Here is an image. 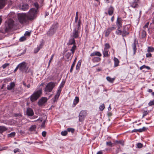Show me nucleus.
<instances>
[{"instance_id":"58","label":"nucleus","mask_w":154,"mask_h":154,"mask_svg":"<svg viewBox=\"0 0 154 154\" xmlns=\"http://www.w3.org/2000/svg\"><path fill=\"white\" fill-rule=\"evenodd\" d=\"M19 149H16L14 150V152L16 153L18 151Z\"/></svg>"},{"instance_id":"26","label":"nucleus","mask_w":154,"mask_h":154,"mask_svg":"<svg viewBox=\"0 0 154 154\" xmlns=\"http://www.w3.org/2000/svg\"><path fill=\"white\" fill-rule=\"evenodd\" d=\"M76 59H77V58H75V60H74V61L73 62L72 64V65L71 66V68H70V72H72L73 71V68L74 67V66H75V63Z\"/></svg>"},{"instance_id":"46","label":"nucleus","mask_w":154,"mask_h":154,"mask_svg":"<svg viewBox=\"0 0 154 154\" xmlns=\"http://www.w3.org/2000/svg\"><path fill=\"white\" fill-rule=\"evenodd\" d=\"M9 63H5L2 66V67L3 69H4L5 68L9 66Z\"/></svg>"},{"instance_id":"24","label":"nucleus","mask_w":154,"mask_h":154,"mask_svg":"<svg viewBox=\"0 0 154 154\" xmlns=\"http://www.w3.org/2000/svg\"><path fill=\"white\" fill-rule=\"evenodd\" d=\"M114 67H117L119 65V61L118 59L116 57H114Z\"/></svg>"},{"instance_id":"61","label":"nucleus","mask_w":154,"mask_h":154,"mask_svg":"<svg viewBox=\"0 0 154 154\" xmlns=\"http://www.w3.org/2000/svg\"><path fill=\"white\" fill-rule=\"evenodd\" d=\"M78 17H75V23H77V20H78Z\"/></svg>"},{"instance_id":"63","label":"nucleus","mask_w":154,"mask_h":154,"mask_svg":"<svg viewBox=\"0 0 154 154\" xmlns=\"http://www.w3.org/2000/svg\"><path fill=\"white\" fill-rule=\"evenodd\" d=\"M102 154V152L100 151H99L98 152L97 154Z\"/></svg>"},{"instance_id":"53","label":"nucleus","mask_w":154,"mask_h":154,"mask_svg":"<svg viewBox=\"0 0 154 154\" xmlns=\"http://www.w3.org/2000/svg\"><path fill=\"white\" fill-rule=\"evenodd\" d=\"M30 33H31L30 32H28V31H26V32L24 34V35L25 36H29L30 35Z\"/></svg>"},{"instance_id":"32","label":"nucleus","mask_w":154,"mask_h":154,"mask_svg":"<svg viewBox=\"0 0 154 154\" xmlns=\"http://www.w3.org/2000/svg\"><path fill=\"white\" fill-rule=\"evenodd\" d=\"M144 68L147 69H148V70L150 69V67H149L148 66H146L145 65H143L142 66H141L140 67V70H142V69H144Z\"/></svg>"},{"instance_id":"38","label":"nucleus","mask_w":154,"mask_h":154,"mask_svg":"<svg viewBox=\"0 0 154 154\" xmlns=\"http://www.w3.org/2000/svg\"><path fill=\"white\" fill-rule=\"evenodd\" d=\"M154 51V48L152 47H149L148 48V51L149 52H152Z\"/></svg>"},{"instance_id":"3","label":"nucleus","mask_w":154,"mask_h":154,"mask_svg":"<svg viewBox=\"0 0 154 154\" xmlns=\"http://www.w3.org/2000/svg\"><path fill=\"white\" fill-rule=\"evenodd\" d=\"M18 20L21 24H25L28 23L29 21L26 14H18Z\"/></svg>"},{"instance_id":"48","label":"nucleus","mask_w":154,"mask_h":154,"mask_svg":"<svg viewBox=\"0 0 154 154\" xmlns=\"http://www.w3.org/2000/svg\"><path fill=\"white\" fill-rule=\"evenodd\" d=\"M34 6L36 7V9H35L37 10V11L39 7V5L38 4L37 2H35L34 4Z\"/></svg>"},{"instance_id":"59","label":"nucleus","mask_w":154,"mask_h":154,"mask_svg":"<svg viewBox=\"0 0 154 154\" xmlns=\"http://www.w3.org/2000/svg\"><path fill=\"white\" fill-rule=\"evenodd\" d=\"M45 121H44L42 124V127H44L45 124Z\"/></svg>"},{"instance_id":"6","label":"nucleus","mask_w":154,"mask_h":154,"mask_svg":"<svg viewBox=\"0 0 154 154\" xmlns=\"http://www.w3.org/2000/svg\"><path fill=\"white\" fill-rule=\"evenodd\" d=\"M58 27V25L56 23L53 24L49 30L47 32L48 34L50 35H53L56 32Z\"/></svg>"},{"instance_id":"8","label":"nucleus","mask_w":154,"mask_h":154,"mask_svg":"<svg viewBox=\"0 0 154 154\" xmlns=\"http://www.w3.org/2000/svg\"><path fill=\"white\" fill-rule=\"evenodd\" d=\"M87 115V111L86 110L81 111L79 115V120L80 122L82 121Z\"/></svg>"},{"instance_id":"47","label":"nucleus","mask_w":154,"mask_h":154,"mask_svg":"<svg viewBox=\"0 0 154 154\" xmlns=\"http://www.w3.org/2000/svg\"><path fill=\"white\" fill-rule=\"evenodd\" d=\"M115 143H119V144H121L122 146H123L124 144V142H123L122 141H117V140H116V141H115Z\"/></svg>"},{"instance_id":"11","label":"nucleus","mask_w":154,"mask_h":154,"mask_svg":"<svg viewBox=\"0 0 154 154\" xmlns=\"http://www.w3.org/2000/svg\"><path fill=\"white\" fill-rule=\"evenodd\" d=\"M79 29L77 28H75L73 30L71 36L75 39L78 38L79 37Z\"/></svg>"},{"instance_id":"51","label":"nucleus","mask_w":154,"mask_h":154,"mask_svg":"<svg viewBox=\"0 0 154 154\" xmlns=\"http://www.w3.org/2000/svg\"><path fill=\"white\" fill-rule=\"evenodd\" d=\"M149 25V22H147L143 26V29L144 30H145V29L148 27V25Z\"/></svg>"},{"instance_id":"2","label":"nucleus","mask_w":154,"mask_h":154,"mask_svg":"<svg viewBox=\"0 0 154 154\" xmlns=\"http://www.w3.org/2000/svg\"><path fill=\"white\" fill-rule=\"evenodd\" d=\"M42 94V89H39L35 91L30 97V101L32 102L36 101Z\"/></svg>"},{"instance_id":"19","label":"nucleus","mask_w":154,"mask_h":154,"mask_svg":"<svg viewBox=\"0 0 154 154\" xmlns=\"http://www.w3.org/2000/svg\"><path fill=\"white\" fill-rule=\"evenodd\" d=\"M114 8L112 6H110L108 10V13L109 15H112L114 11Z\"/></svg>"},{"instance_id":"27","label":"nucleus","mask_w":154,"mask_h":154,"mask_svg":"<svg viewBox=\"0 0 154 154\" xmlns=\"http://www.w3.org/2000/svg\"><path fill=\"white\" fill-rule=\"evenodd\" d=\"M82 61L81 60H80L78 62L76 66V70L79 71L80 67Z\"/></svg>"},{"instance_id":"35","label":"nucleus","mask_w":154,"mask_h":154,"mask_svg":"<svg viewBox=\"0 0 154 154\" xmlns=\"http://www.w3.org/2000/svg\"><path fill=\"white\" fill-rule=\"evenodd\" d=\"M128 34V32L125 30L122 31V35L123 36H125Z\"/></svg>"},{"instance_id":"50","label":"nucleus","mask_w":154,"mask_h":154,"mask_svg":"<svg viewBox=\"0 0 154 154\" xmlns=\"http://www.w3.org/2000/svg\"><path fill=\"white\" fill-rule=\"evenodd\" d=\"M26 39V38L24 36L21 37L20 39V42H22L25 41Z\"/></svg>"},{"instance_id":"49","label":"nucleus","mask_w":154,"mask_h":154,"mask_svg":"<svg viewBox=\"0 0 154 154\" xmlns=\"http://www.w3.org/2000/svg\"><path fill=\"white\" fill-rule=\"evenodd\" d=\"M67 131L69 132H71L72 133H73L74 132V130L72 128H69L67 129Z\"/></svg>"},{"instance_id":"30","label":"nucleus","mask_w":154,"mask_h":154,"mask_svg":"<svg viewBox=\"0 0 154 154\" xmlns=\"http://www.w3.org/2000/svg\"><path fill=\"white\" fill-rule=\"evenodd\" d=\"M36 127L35 125H32L31 126L29 129V130L31 131H34L36 129Z\"/></svg>"},{"instance_id":"15","label":"nucleus","mask_w":154,"mask_h":154,"mask_svg":"<svg viewBox=\"0 0 154 154\" xmlns=\"http://www.w3.org/2000/svg\"><path fill=\"white\" fill-rule=\"evenodd\" d=\"M116 25L119 29L122 26V19L121 18L118 17L116 21Z\"/></svg>"},{"instance_id":"60","label":"nucleus","mask_w":154,"mask_h":154,"mask_svg":"<svg viewBox=\"0 0 154 154\" xmlns=\"http://www.w3.org/2000/svg\"><path fill=\"white\" fill-rule=\"evenodd\" d=\"M138 131L137 129H134L132 131V132H136Z\"/></svg>"},{"instance_id":"4","label":"nucleus","mask_w":154,"mask_h":154,"mask_svg":"<svg viewBox=\"0 0 154 154\" xmlns=\"http://www.w3.org/2000/svg\"><path fill=\"white\" fill-rule=\"evenodd\" d=\"M55 83L52 82L48 83L45 87V91L48 92H51L55 86Z\"/></svg>"},{"instance_id":"23","label":"nucleus","mask_w":154,"mask_h":154,"mask_svg":"<svg viewBox=\"0 0 154 154\" xmlns=\"http://www.w3.org/2000/svg\"><path fill=\"white\" fill-rule=\"evenodd\" d=\"M75 38H72L69 39V45H75Z\"/></svg>"},{"instance_id":"56","label":"nucleus","mask_w":154,"mask_h":154,"mask_svg":"<svg viewBox=\"0 0 154 154\" xmlns=\"http://www.w3.org/2000/svg\"><path fill=\"white\" fill-rule=\"evenodd\" d=\"M146 127H143L142 128H141L142 132L145 131L146 130Z\"/></svg>"},{"instance_id":"33","label":"nucleus","mask_w":154,"mask_h":154,"mask_svg":"<svg viewBox=\"0 0 154 154\" xmlns=\"http://www.w3.org/2000/svg\"><path fill=\"white\" fill-rule=\"evenodd\" d=\"M105 108V105L104 104H102L100 105L99 107V109L100 111H102Z\"/></svg>"},{"instance_id":"41","label":"nucleus","mask_w":154,"mask_h":154,"mask_svg":"<svg viewBox=\"0 0 154 154\" xmlns=\"http://www.w3.org/2000/svg\"><path fill=\"white\" fill-rule=\"evenodd\" d=\"M110 48V46L109 44L106 43L105 45V48L104 49L108 50Z\"/></svg>"},{"instance_id":"13","label":"nucleus","mask_w":154,"mask_h":154,"mask_svg":"<svg viewBox=\"0 0 154 154\" xmlns=\"http://www.w3.org/2000/svg\"><path fill=\"white\" fill-rule=\"evenodd\" d=\"M34 112L32 109L28 108L26 110V114L28 116H32L34 115Z\"/></svg>"},{"instance_id":"28","label":"nucleus","mask_w":154,"mask_h":154,"mask_svg":"<svg viewBox=\"0 0 154 154\" xmlns=\"http://www.w3.org/2000/svg\"><path fill=\"white\" fill-rule=\"evenodd\" d=\"M106 80L109 82L111 83H113L115 79V78H112L109 76H107L106 78Z\"/></svg>"},{"instance_id":"16","label":"nucleus","mask_w":154,"mask_h":154,"mask_svg":"<svg viewBox=\"0 0 154 154\" xmlns=\"http://www.w3.org/2000/svg\"><path fill=\"white\" fill-rule=\"evenodd\" d=\"M95 56L100 57L102 56V54L99 51H95L93 53H91L90 54V56L91 57L94 56Z\"/></svg>"},{"instance_id":"5","label":"nucleus","mask_w":154,"mask_h":154,"mask_svg":"<svg viewBox=\"0 0 154 154\" xmlns=\"http://www.w3.org/2000/svg\"><path fill=\"white\" fill-rule=\"evenodd\" d=\"M27 64L25 62H23L18 65L19 69L20 71H25V72L27 73V70L28 67H26Z\"/></svg>"},{"instance_id":"52","label":"nucleus","mask_w":154,"mask_h":154,"mask_svg":"<svg viewBox=\"0 0 154 154\" xmlns=\"http://www.w3.org/2000/svg\"><path fill=\"white\" fill-rule=\"evenodd\" d=\"M148 105L149 106H151L154 105V101H150L148 103Z\"/></svg>"},{"instance_id":"42","label":"nucleus","mask_w":154,"mask_h":154,"mask_svg":"<svg viewBox=\"0 0 154 154\" xmlns=\"http://www.w3.org/2000/svg\"><path fill=\"white\" fill-rule=\"evenodd\" d=\"M54 56V54H53L51 56V58L50 59L49 61V62H48V67L49 66H50V63H51V61H52V60H53V58Z\"/></svg>"},{"instance_id":"25","label":"nucleus","mask_w":154,"mask_h":154,"mask_svg":"<svg viewBox=\"0 0 154 154\" xmlns=\"http://www.w3.org/2000/svg\"><path fill=\"white\" fill-rule=\"evenodd\" d=\"M92 61L94 62H98L101 60V58L99 57H95L92 60Z\"/></svg>"},{"instance_id":"64","label":"nucleus","mask_w":154,"mask_h":154,"mask_svg":"<svg viewBox=\"0 0 154 154\" xmlns=\"http://www.w3.org/2000/svg\"><path fill=\"white\" fill-rule=\"evenodd\" d=\"M148 91L149 93L152 92V90L151 89H149L148 90Z\"/></svg>"},{"instance_id":"12","label":"nucleus","mask_w":154,"mask_h":154,"mask_svg":"<svg viewBox=\"0 0 154 154\" xmlns=\"http://www.w3.org/2000/svg\"><path fill=\"white\" fill-rule=\"evenodd\" d=\"M47 100L48 99L46 97H42L38 100V103L39 106H42L44 105Z\"/></svg>"},{"instance_id":"17","label":"nucleus","mask_w":154,"mask_h":154,"mask_svg":"<svg viewBox=\"0 0 154 154\" xmlns=\"http://www.w3.org/2000/svg\"><path fill=\"white\" fill-rule=\"evenodd\" d=\"M15 83L14 82H11L10 85H8L7 88L8 90H11L15 86Z\"/></svg>"},{"instance_id":"10","label":"nucleus","mask_w":154,"mask_h":154,"mask_svg":"<svg viewBox=\"0 0 154 154\" xmlns=\"http://www.w3.org/2000/svg\"><path fill=\"white\" fill-rule=\"evenodd\" d=\"M64 84V82L60 84L59 87L58 88L57 94L55 96V100H56V99H57L59 97L61 91V88L63 87V86Z\"/></svg>"},{"instance_id":"22","label":"nucleus","mask_w":154,"mask_h":154,"mask_svg":"<svg viewBox=\"0 0 154 154\" xmlns=\"http://www.w3.org/2000/svg\"><path fill=\"white\" fill-rule=\"evenodd\" d=\"M8 128L4 126H0V133H2L4 131H7Z\"/></svg>"},{"instance_id":"62","label":"nucleus","mask_w":154,"mask_h":154,"mask_svg":"<svg viewBox=\"0 0 154 154\" xmlns=\"http://www.w3.org/2000/svg\"><path fill=\"white\" fill-rule=\"evenodd\" d=\"M48 15H49V13H48V12H46L45 13V17H46V16H48Z\"/></svg>"},{"instance_id":"1","label":"nucleus","mask_w":154,"mask_h":154,"mask_svg":"<svg viewBox=\"0 0 154 154\" xmlns=\"http://www.w3.org/2000/svg\"><path fill=\"white\" fill-rule=\"evenodd\" d=\"M37 13V10L35 9L32 8L28 13H26L28 21L34 20L36 17Z\"/></svg>"},{"instance_id":"44","label":"nucleus","mask_w":154,"mask_h":154,"mask_svg":"<svg viewBox=\"0 0 154 154\" xmlns=\"http://www.w3.org/2000/svg\"><path fill=\"white\" fill-rule=\"evenodd\" d=\"M106 144L107 146H113V143H112L111 141L108 142H106Z\"/></svg>"},{"instance_id":"20","label":"nucleus","mask_w":154,"mask_h":154,"mask_svg":"<svg viewBox=\"0 0 154 154\" xmlns=\"http://www.w3.org/2000/svg\"><path fill=\"white\" fill-rule=\"evenodd\" d=\"M5 0H0V9L3 8L5 5Z\"/></svg>"},{"instance_id":"45","label":"nucleus","mask_w":154,"mask_h":154,"mask_svg":"<svg viewBox=\"0 0 154 154\" xmlns=\"http://www.w3.org/2000/svg\"><path fill=\"white\" fill-rule=\"evenodd\" d=\"M143 146V144L140 143H138L137 144V147L138 148H141Z\"/></svg>"},{"instance_id":"14","label":"nucleus","mask_w":154,"mask_h":154,"mask_svg":"<svg viewBox=\"0 0 154 154\" xmlns=\"http://www.w3.org/2000/svg\"><path fill=\"white\" fill-rule=\"evenodd\" d=\"M29 7L28 4H23L20 6V9L23 11H26L29 8Z\"/></svg>"},{"instance_id":"36","label":"nucleus","mask_w":154,"mask_h":154,"mask_svg":"<svg viewBox=\"0 0 154 154\" xmlns=\"http://www.w3.org/2000/svg\"><path fill=\"white\" fill-rule=\"evenodd\" d=\"M15 133L14 132H13L11 133L8 134V136L10 137H14L15 135Z\"/></svg>"},{"instance_id":"57","label":"nucleus","mask_w":154,"mask_h":154,"mask_svg":"<svg viewBox=\"0 0 154 154\" xmlns=\"http://www.w3.org/2000/svg\"><path fill=\"white\" fill-rule=\"evenodd\" d=\"M18 69H19V66H18V65L17 66L16 68L14 70V72H15L17 71V70Z\"/></svg>"},{"instance_id":"31","label":"nucleus","mask_w":154,"mask_h":154,"mask_svg":"<svg viewBox=\"0 0 154 154\" xmlns=\"http://www.w3.org/2000/svg\"><path fill=\"white\" fill-rule=\"evenodd\" d=\"M71 55L72 54L71 53L68 52L66 54L65 56L67 59H69L70 58V60H71L72 56H72L71 57Z\"/></svg>"},{"instance_id":"39","label":"nucleus","mask_w":154,"mask_h":154,"mask_svg":"<svg viewBox=\"0 0 154 154\" xmlns=\"http://www.w3.org/2000/svg\"><path fill=\"white\" fill-rule=\"evenodd\" d=\"M81 25V20L80 19H79V21L77 23V26L75 28H77L78 29H79L80 28V26Z\"/></svg>"},{"instance_id":"9","label":"nucleus","mask_w":154,"mask_h":154,"mask_svg":"<svg viewBox=\"0 0 154 154\" xmlns=\"http://www.w3.org/2000/svg\"><path fill=\"white\" fill-rule=\"evenodd\" d=\"M116 29L115 26L113 25L112 26L109 27L106 31L105 32V36L108 37L109 35L111 32Z\"/></svg>"},{"instance_id":"54","label":"nucleus","mask_w":154,"mask_h":154,"mask_svg":"<svg viewBox=\"0 0 154 154\" xmlns=\"http://www.w3.org/2000/svg\"><path fill=\"white\" fill-rule=\"evenodd\" d=\"M46 132L45 131H43L42 133V135L44 137H45L46 136Z\"/></svg>"},{"instance_id":"18","label":"nucleus","mask_w":154,"mask_h":154,"mask_svg":"<svg viewBox=\"0 0 154 154\" xmlns=\"http://www.w3.org/2000/svg\"><path fill=\"white\" fill-rule=\"evenodd\" d=\"M130 6L133 8H137L138 6L137 2L134 1L130 4Z\"/></svg>"},{"instance_id":"34","label":"nucleus","mask_w":154,"mask_h":154,"mask_svg":"<svg viewBox=\"0 0 154 154\" xmlns=\"http://www.w3.org/2000/svg\"><path fill=\"white\" fill-rule=\"evenodd\" d=\"M133 48L134 50V54H135L136 53L137 50V48L136 47V45L135 43L134 42V43L133 44Z\"/></svg>"},{"instance_id":"21","label":"nucleus","mask_w":154,"mask_h":154,"mask_svg":"<svg viewBox=\"0 0 154 154\" xmlns=\"http://www.w3.org/2000/svg\"><path fill=\"white\" fill-rule=\"evenodd\" d=\"M109 50H105L104 49L103 51V57H107L109 55Z\"/></svg>"},{"instance_id":"55","label":"nucleus","mask_w":154,"mask_h":154,"mask_svg":"<svg viewBox=\"0 0 154 154\" xmlns=\"http://www.w3.org/2000/svg\"><path fill=\"white\" fill-rule=\"evenodd\" d=\"M149 52L146 54V57H151L152 54Z\"/></svg>"},{"instance_id":"43","label":"nucleus","mask_w":154,"mask_h":154,"mask_svg":"<svg viewBox=\"0 0 154 154\" xmlns=\"http://www.w3.org/2000/svg\"><path fill=\"white\" fill-rule=\"evenodd\" d=\"M122 31L119 29H117L116 31V33L119 35H122Z\"/></svg>"},{"instance_id":"40","label":"nucleus","mask_w":154,"mask_h":154,"mask_svg":"<svg viewBox=\"0 0 154 154\" xmlns=\"http://www.w3.org/2000/svg\"><path fill=\"white\" fill-rule=\"evenodd\" d=\"M61 133L62 136H66L67 134V131H62Z\"/></svg>"},{"instance_id":"37","label":"nucleus","mask_w":154,"mask_h":154,"mask_svg":"<svg viewBox=\"0 0 154 154\" xmlns=\"http://www.w3.org/2000/svg\"><path fill=\"white\" fill-rule=\"evenodd\" d=\"M76 46L75 45H73V46L72 47L71 49H70V51H71L72 54H74L75 51V50L76 49Z\"/></svg>"},{"instance_id":"29","label":"nucleus","mask_w":154,"mask_h":154,"mask_svg":"<svg viewBox=\"0 0 154 154\" xmlns=\"http://www.w3.org/2000/svg\"><path fill=\"white\" fill-rule=\"evenodd\" d=\"M79 99L78 97H76L73 101V104L74 106H75L76 104L79 102Z\"/></svg>"},{"instance_id":"7","label":"nucleus","mask_w":154,"mask_h":154,"mask_svg":"<svg viewBox=\"0 0 154 154\" xmlns=\"http://www.w3.org/2000/svg\"><path fill=\"white\" fill-rule=\"evenodd\" d=\"M8 26L6 27L5 29V32H7L8 30L11 28L13 25L14 21L11 19H10L7 21Z\"/></svg>"}]
</instances>
